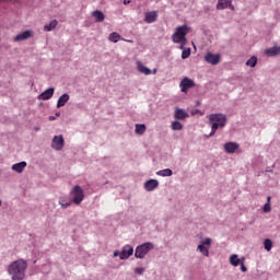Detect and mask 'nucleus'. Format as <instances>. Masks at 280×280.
Listing matches in <instances>:
<instances>
[{"instance_id":"a19ab883","label":"nucleus","mask_w":280,"mask_h":280,"mask_svg":"<svg viewBox=\"0 0 280 280\" xmlns=\"http://www.w3.org/2000/svg\"><path fill=\"white\" fill-rule=\"evenodd\" d=\"M151 73H153V75H155V73H156V69H153V71H152Z\"/></svg>"},{"instance_id":"2eb2a0df","label":"nucleus","mask_w":280,"mask_h":280,"mask_svg":"<svg viewBox=\"0 0 280 280\" xmlns=\"http://www.w3.org/2000/svg\"><path fill=\"white\" fill-rule=\"evenodd\" d=\"M159 188L158 179H149L144 183L145 191H154V189Z\"/></svg>"},{"instance_id":"393cba45","label":"nucleus","mask_w":280,"mask_h":280,"mask_svg":"<svg viewBox=\"0 0 280 280\" xmlns=\"http://www.w3.org/2000/svg\"><path fill=\"white\" fill-rule=\"evenodd\" d=\"M230 264L234 266V268H237L242 264V258L237 256V254H233L230 256Z\"/></svg>"},{"instance_id":"f03ea898","label":"nucleus","mask_w":280,"mask_h":280,"mask_svg":"<svg viewBox=\"0 0 280 280\" xmlns=\"http://www.w3.org/2000/svg\"><path fill=\"white\" fill-rule=\"evenodd\" d=\"M191 30L187 24L177 26L175 32L172 35V40L175 45H179V49H185L187 45V34Z\"/></svg>"},{"instance_id":"2f4dec72","label":"nucleus","mask_w":280,"mask_h":280,"mask_svg":"<svg viewBox=\"0 0 280 280\" xmlns=\"http://www.w3.org/2000/svg\"><path fill=\"white\" fill-rule=\"evenodd\" d=\"M265 250H272V241L270 238L265 240L264 242Z\"/></svg>"},{"instance_id":"dca6fc26","label":"nucleus","mask_w":280,"mask_h":280,"mask_svg":"<svg viewBox=\"0 0 280 280\" xmlns=\"http://www.w3.org/2000/svg\"><path fill=\"white\" fill-rule=\"evenodd\" d=\"M156 19H159V12L150 11L144 15L145 23H156Z\"/></svg>"},{"instance_id":"ddd939ff","label":"nucleus","mask_w":280,"mask_h":280,"mask_svg":"<svg viewBox=\"0 0 280 280\" xmlns=\"http://www.w3.org/2000/svg\"><path fill=\"white\" fill-rule=\"evenodd\" d=\"M187 117H189V113H187L185 109L178 107L175 108V119L183 121V119H187Z\"/></svg>"},{"instance_id":"b1692460","label":"nucleus","mask_w":280,"mask_h":280,"mask_svg":"<svg viewBox=\"0 0 280 280\" xmlns=\"http://www.w3.org/2000/svg\"><path fill=\"white\" fill-rule=\"evenodd\" d=\"M58 27V20H52L49 24L44 25V32H54Z\"/></svg>"},{"instance_id":"473e14b6","label":"nucleus","mask_w":280,"mask_h":280,"mask_svg":"<svg viewBox=\"0 0 280 280\" xmlns=\"http://www.w3.org/2000/svg\"><path fill=\"white\" fill-rule=\"evenodd\" d=\"M244 261H246V258L245 257H243L242 258V261H241V271L242 272H248V268H246V265H244Z\"/></svg>"},{"instance_id":"39448f33","label":"nucleus","mask_w":280,"mask_h":280,"mask_svg":"<svg viewBox=\"0 0 280 280\" xmlns=\"http://www.w3.org/2000/svg\"><path fill=\"white\" fill-rule=\"evenodd\" d=\"M70 194L74 205H82V201L84 200V189L77 185L73 187Z\"/></svg>"},{"instance_id":"9d476101","label":"nucleus","mask_w":280,"mask_h":280,"mask_svg":"<svg viewBox=\"0 0 280 280\" xmlns=\"http://www.w3.org/2000/svg\"><path fill=\"white\" fill-rule=\"evenodd\" d=\"M205 60L208 62V65H220V55H215L213 52H207L205 56Z\"/></svg>"},{"instance_id":"7c9ffc66","label":"nucleus","mask_w":280,"mask_h":280,"mask_svg":"<svg viewBox=\"0 0 280 280\" xmlns=\"http://www.w3.org/2000/svg\"><path fill=\"white\" fill-rule=\"evenodd\" d=\"M171 128H172V130H183L184 127L179 120H174L171 124Z\"/></svg>"},{"instance_id":"412c9836","label":"nucleus","mask_w":280,"mask_h":280,"mask_svg":"<svg viewBox=\"0 0 280 280\" xmlns=\"http://www.w3.org/2000/svg\"><path fill=\"white\" fill-rule=\"evenodd\" d=\"M266 56L269 58H275V56H279L280 54V46H273L265 50Z\"/></svg>"},{"instance_id":"37998d69","label":"nucleus","mask_w":280,"mask_h":280,"mask_svg":"<svg viewBox=\"0 0 280 280\" xmlns=\"http://www.w3.org/2000/svg\"><path fill=\"white\" fill-rule=\"evenodd\" d=\"M36 131L40 130V128H35Z\"/></svg>"},{"instance_id":"0eeeda50","label":"nucleus","mask_w":280,"mask_h":280,"mask_svg":"<svg viewBox=\"0 0 280 280\" xmlns=\"http://www.w3.org/2000/svg\"><path fill=\"white\" fill-rule=\"evenodd\" d=\"M51 148L60 152L65 148V138L62 136H55L51 141Z\"/></svg>"},{"instance_id":"4be33fe9","label":"nucleus","mask_w":280,"mask_h":280,"mask_svg":"<svg viewBox=\"0 0 280 280\" xmlns=\"http://www.w3.org/2000/svg\"><path fill=\"white\" fill-rule=\"evenodd\" d=\"M92 16L95 19L96 23H104V21H106V15L100 10L92 12Z\"/></svg>"},{"instance_id":"6e6552de","label":"nucleus","mask_w":280,"mask_h":280,"mask_svg":"<svg viewBox=\"0 0 280 280\" xmlns=\"http://www.w3.org/2000/svg\"><path fill=\"white\" fill-rule=\"evenodd\" d=\"M194 86H196V82H194V80L185 77L180 83H179V89L182 91V93H187L188 89H194Z\"/></svg>"},{"instance_id":"423d86ee","label":"nucleus","mask_w":280,"mask_h":280,"mask_svg":"<svg viewBox=\"0 0 280 280\" xmlns=\"http://www.w3.org/2000/svg\"><path fill=\"white\" fill-rule=\"evenodd\" d=\"M209 248H211V238H206L201 241L197 247V250L203 255V257H209Z\"/></svg>"},{"instance_id":"cd10ccee","label":"nucleus","mask_w":280,"mask_h":280,"mask_svg":"<svg viewBox=\"0 0 280 280\" xmlns=\"http://www.w3.org/2000/svg\"><path fill=\"white\" fill-rule=\"evenodd\" d=\"M109 40L110 43H119V40H121V35H119L117 32L110 33Z\"/></svg>"},{"instance_id":"5701e85b","label":"nucleus","mask_w":280,"mask_h":280,"mask_svg":"<svg viewBox=\"0 0 280 280\" xmlns=\"http://www.w3.org/2000/svg\"><path fill=\"white\" fill-rule=\"evenodd\" d=\"M73 200L69 199V197H60L59 198V205L61 209H68V207H71V203Z\"/></svg>"},{"instance_id":"79ce46f5","label":"nucleus","mask_w":280,"mask_h":280,"mask_svg":"<svg viewBox=\"0 0 280 280\" xmlns=\"http://www.w3.org/2000/svg\"><path fill=\"white\" fill-rule=\"evenodd\" d=\"M1 205H3V201L0 199V207H1Z\"/></svg>"},{"instance_id":"72a5a7b5","label":"nucleus","mask_w":280,"mask_h":280,"mask_svg":"<svg viewBox=\"0 0 280 280\" xmlns=\"http://www.w3.org/2000/svg\"><path fill=\"white\" fill-rule=\"evenodd\" d=\"M262 210L265 213H270L272 208L270 207V203H265Z\"/></svg>"},{"instance_id":"f3484780","label":"nucleus","mask_w":280,"mask_h":280,"mask_svg":"<svg viewBox=\"0 0 280 280\" xmlns=\"http://www.w3.org/2000/svg\"><path fill=\"white\" fill-rule=\"evenodd\" d=\"M56 91V89L54 88H49L46 91H44L42 94H39L38 100H51L54 97V92Z\"/></svg>"},{"instance_id":"f8f14e48","label":"nucleus","mask_w":280,"mask_h":280,"mask_svg":"<svg viewBox=\"0 0 280 280\" xmlns=\"http://www.w3.org/2000/svg\"><path fill=\"white\" fill-rule=\"evenodd\" d=\"M226 8L230 10H235V7L231 0H218L217 10H226Z\"/></svg>"},{"instance_id":"7ed1b4c3","label":"nucleus","mask_w":280,"mask_h":280,"mask_svg":"<svg viewBox=\"0 0 280 280\" xmlns=\"http://www.w3.org/2000/svg\"><path fill=\"white\" fill-rule=\"evenodd\" d=\"M226 115L222 113L210 114L209 124L211 126V131L209 137H213L218 132L219 128H224L226 126Z\"/></svg>"},{"instance_id":"4c0bfd02","label":"nucleus","mask_w":280,"mask_h":280,"mask_svg":"<svg viewBox=\"0 0 280 280\" xmlns=\"http://www.w3.org/2000/svg\"><path fill=\"white\" fill-rule=\"evenodd\" d=\"M128 3H130V0H125V1H124V4H125V5H128Z\"/></svg>"},{"instance_id":"f704fd0d","label":"nucleus","mask_w":280,"mask_h":280,"mask_svg":"<svg viewBox=\"0 0 280 280\" xmlns=\"http://www.w3.org/2000/svg\"><path fill=\"white\" fill-rule=\"evenodd\" d=\"M135 272H136V275H143V272H145V268H142V267H138V268H136L135 269Z\"/></svg>"},{"instance_id":"6ab92c4d","label":"nucleus","mask_w":280,"mask_h":280,"mask_svg":"<svg viewBox=\"0 0 280 280\" xmlns=\"http://www.w3.org/2000/svg\"><path fill=\"white\" fill-rule=\"evenodd\" d=\"M69 100H71V96L67 93H63L57 101V108H62V106H66Z\"/></svg>"},{"instance_id":"c756f323","label":"nucleus","mask_w":280,"mask_h":280,"mask_svg":"<svg viewBox=\"0 0 280 280\" xmlns=\"http://www.w3.org/2000/svg\"><path fill=\"white\" fill-rule=\"evenodd\" d=\"M191 56V48H185L182 49V59L183 60H187V58H189Z\"/></svg>"},{"instance_id":"4468645a","label":"nucleus","mask_w":280,"mask_h":280,"mask_svg":"<svg viewBox=\"0 0 280 280\" xmlns=\"http://www.w3.org/2000/svg\"><path fill=\"white\" fill-rule=\"evenodd\" d=\"M224 150L228 154H235L236 150H240L237 142H228L224 144Z\"/></svg>"},{"instance_id":"c9c22d12","label":"nucleus","mask_w":280,"mask_h":280,"mask_svg":"<svg viewBox=\"0 0 280 280\" xmlns=\"http://www.w3.org/2000/svg\"><path fill=\"white\" fill-rule=\"evenodd\" d=\"M120 255H121V252L119 250L114 252V257H120Z\"/></svg>"},{"instance_id":"ea45409f","label":"nucleus","mask_w":280,"mask_h":280,"mask_svg":"<svg viewBox=\"0 0 280 280\" xmlns=\"http://www.w3.org/2000/svg\"><path fill=\"white\" fill-rule=\"evenodd\" d=\"M55 117H60V112H57V113L55 114Z\"/></svg>"},{"instance_id":"aec40b11","label":"nucleus","mask_w":280,"mask_h":280,"mask_svg":"<svg viewBox=\"0 0 280 280\" xmlns=\"http://www.w3.org/2000/svg\"><path fill=\"white\" fill-rule=\"evenodd\" d=\"M26 167H27V162L22 161L20 163L13 164L11 170H13V172H16L18 174H22L23 170H25Z\"/></svg>"},{"instance_id":"a211bd4d","label":"nucleus","mask_w":280,"mask_h":280,"mask_svg":"<svg viewBox=\"0 0 280 280\" xmlns=\"http://www.w3.org/2000/svg\"><path fill=\"white\" fill-rule=\"evenodd\" d=\"M137 70L143 75H152V70L145 67L141 61H137Z\"/></svg>"},{"instance_id":"a878e982","label":"nucleus","mask_w":280,"mask_h":280,"mask_svg":"<svg viewBox=\"0 0 280 280\" xmlns=\"http://www.w3.org/2000/svg\"><path fill=\"white\" fill-rule=\"evenodd\" d=\"M174 174V172L171 168H164L156 172V176H162L163 178L170 177Z\"/></svg>"},{"instance_id":"1a4fd4ad","label":"nucleus","mask_w":280,"mask_h":280,"mask_svg":"<svg viewBox=\"0 0 280 280\" xmlns=\"http://www.w3.org/2000/svg\"><path fill=\"white\" fill-rule=\"evenodd\" d=\"M133 253H135V248L131 247V245H125L120 252L119 259L121 260L130 259Z\"/></svg>"},{"instance_id":"bb28decb","label":"nucleus","mask_w":280,"mask_h":280,"mask_svg":"<svg viewBox=\"0 0 280 280\" xmlns=\"http://www.w3.org/2000/svg\"><path fill=\"white\" fill-rule=\"evenodd\" d=\"M246 67H250L252 69H255V67H257V56H253L250 57L247 61H246Z\"/></svg>"},{"instance_id":"9b49d317","label":"nucleus","mask_w":280,"mask_h":280,"mask_svg":"<svg viewBox=\"0 0 280 280\" xmlns=\"http://www.w3.org/2000/svg\"><path fill=\"white\" fill-rule=\"evenodd\" d=\"M32 36H34V33L32 31L30 30L24 31L14 37V43H21L22 40H27L32 38Z\"/></svg>"},{"instance_id":"58836bf2","label":"nucleus","mask_w":280,"mask_h":280,"mask_svg":"<svg viewBox=\"0 0 280 280\" xmlns=\"http://www.w3.org/2000/svg\"><path fill=\"white\" fill-rule=\"evenodd\" d=\"M270 200H271V197H270V196H268V197H267V203H269V205H270Z\"/></svg>"},{"instance_id":"c85d7f7f","label":"nucleus","mask_w":280,"mask_h":280,"mask_svg":"<svg viewBox=\"0 0 280 280\" xmlns=\"http://www.w3.org/2000/svg\"><path fill=\"white\" fill-rule=\"evenodd\" d=\"M136 135H143L145 132L144 124H137L135 129Z\"/></svg>"},{"instance_id":"20e7f679","label":"nucleus","mask_w":280,"mask_h":280,"mask_svg":"<svg viewBox=\"0 0 280 280\" xmlns=\"http://www.w3.org/2000/svg\"><path fill=\"white\" fill-rule=\"evenodd\" d=\"M150 250H154V243L147 242L136 247L135 257L137 259H143Z\"/></svg>"},{"instance_id":"f257e3e1","label":"nucleus","mask_w":280,"mask_h":280,"mask_svg":"<svg viewBox=\"0 0 280 280\" xmlns=\"http://www.w3.org/2000/svg\"><path fill=\"white\" fill-rule=\"evenodd\" d=\"M25 272H27V260L23 258L12 261L8 267L12 280H25Z\"/></svg>"},{"instance_id":"e433bc0d","label":"nucleus","mask_w":280,"mask_h":280,"mask_svg":"<svg viewBox=\"0 0 280 280\" xmlns=\"http://www.w3.org/2000/svg\"><path fill=\"white\" fill-rule=\"evenodd\" d=\"M48 119L49 121H56V116H49Z\"/></svg>"}]
</instances>
